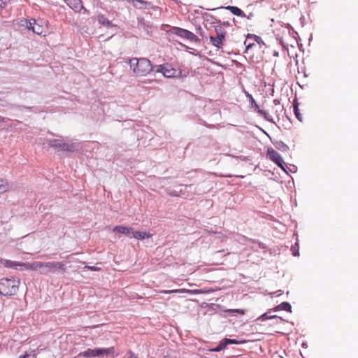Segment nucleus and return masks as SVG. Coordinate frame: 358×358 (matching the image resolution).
Listing matches in <instances>:
<instances>
[{"label":"nucleus","mask_w":358,"mask_h":358,"mask_svg":"<svg viewBox=\"0 0 358 358\" xmlns=\"http://www.w3.org/2000/svg\"><path fill=\"white\" fill-rule=\"evenodd\" d=\"M262 39L256 35L248 34V55L253 62H258L262 59Z\"/></svg>","instance_id":"f257e3e1"},{"label":"nucleus","mask_w":358,"mask_h":358,"mask_svg":"<svg viewBox=\"0 0 358 358\" xmlns=\"http://www.w3.org/2000/svg\"><path fill=\"white\" fill-rule=\"evenodd\" d=\"M130 69L136 76H145L152 71V65L146 58H131L129 60Z\"/></svg>","instance_id":"f03ea898"},{"label":"nucleus","mask_w":358,"mask_h":358,"mask_svg":"<svg viewBox=\"0 0 358 358\" xmlns=\"http://www.w3.org/2000/svg\"><path fill=\"white\" fill-rule=\"evenodd\" d=\"M20 281L19 279L2 278L0 280V293L4 296H12L18 291Z\"/></svg>","instance_id":"7ed1b4c3"},{"label":"nucleus","mask_w":358,"mask_h":358,"mask_svg":"<svg viewBox=\"0 0 358 358\" xmlns=\"http://www.w3.org/2000/svg\"><path fill=\"white\" fill-rule=\"evenodd\" d=\"M48 145L58 150L75 152L78 150V144L76 142H64L62 139H51L48 141Z\"/></svg>","instance_id":"20e7f679"},{"label":"nucleus","mask_w":358,"mask_h":358,"mask_svg":"<svg viewBox=\"0 0 358 358\" xmlns=\"http://www.w3.org/2000/svg\"><path fill=\"white\" fill-rule=\"evenodd\" d=\"M65 269V265L62 262H43V266L41 270L40 271V273L43 275H48L49 273H55L59 270H62L63 272H64Z\"/></svg>","instance_id":"39448f33"},{"label":"nucleus","mask_w":358,"mask_h":358,"mask_svg":"<svg viewBox=\"0 0 358 358\" xmlns=\"http://www.w3.org/2000/svg\"><path fill=\"white\" fill-rule=\"evenodd\" d=\"M284 108L280 102L275 99L273 104L271 105L267 111H265L264 117L267 120H271L273 117L279 119L280 115L282 114Z\"/></svg>","instance_id":"423d86ee"},{"label":"nucleus","mask_w":358,"mask_h":358,"mask_svg":"<svg viewBox=\"0 0 358 358\" xmlns=\"http://www.w3.org/2000/svg\"><path fill=\"white\" fill-rule=\"evenodd\" d=\"M171 34L176 35L180 38H185L191 42H198L199 41V38L192 32L177 27H173L170 30Z\"/></svg>","instance_id":"0eeeda50"},{"label":"nucleus","mask_w":358,"mask_h":358,"mask_svg":"<svg viewBox=\"0 0 358 358\" xmlns=\"http://www.w3.org/2000/svg\"><path fill=\"white\" fill-rule=\"evenodd\" d=\"M248 358H265L261 345L254 341L248 340Z\"/></svg>","instance_id":"6e6552de"},{"label":"nucleus","mask_w":358,"mask_h":358,"mask_svg":"<svg viewBox=\"0 0 358 358\" xmlns=\"http://www.w3.org/2000/svg\"><path fill=\"white\" fill-rule=\"evenodd\" d=\"M266 157L274 162L278 166H279L282 170L286 171L285 166L286 164L285 163L281 155L273 148H268L266 152Z\"/></svg>","instance_id":"1a4fd4ad"},{"label":"nucleus","mask_w":358,"mask_h":358,"mask_svg":"<svg viewBox=\"0 0 358 358\" xmlns=\"http://www.w3.org/2000/svg\"><path fill=\"white\" fill-rule=\"evenodd\" d=\"M26 26L29 30H31L33 33L41 35L44 32V27L34 19L26 20Z\"/></svg>","instance_id":"9d476101"},{"label":"nucleus","mask_w":358,"mask_h":358,"mask_svg":"<svg viewBox=\"0 0 358 358\" xmlns=\"http://www.w3.org/2000/svg\"><path fill=\"white\" fill-rule=\"evenodd\" d=\"M65 2L75 12L80 13L83 10L84 13H87L86 8L83 6L81 0H65Z\"/></svg>","instance_id":"9b49d317"},{"label":"nucleus","mask_w":358,"mask_h":358,"mask_svg":"<svg viewBox=\"0 0 358 358\" xmlns=\"http://www.w3.org/2000/svg\"><path fill=\"white\" fill-rule=\"evenodd\" d=\"M95 357H104L108 355L116 356L115 354V348L110 347L108 348H94Z\"/></svg>","instance_id":"f8f14e48"},{"label":"nucleus","mask_w":358,"mask_h":358,"mask_svg":"<svg viewBox=\"0 0 358 358\" xmlns=\"http://www.w3.org/2000/svg\"><path fill=\"white\" fill-rule=\"evenodd\" d=\"M248 99L249 101L250 108L252 110H253L255 112L259 113L260 115L264 117V115L265 114V110L260 109V107L256 103V101L254 100L253 97L251 95H250L248 93Z\"/></svg>","instance_id":"ddd939ff"},{"label":"nucleus","mask_w":358,"mask_h":358,"mask_svg":"<svg viewBox=\"0 0 358 358\" xmlns=\"http://www.w3.org/2000/svg\"><path fill=\"white\" fill-rule=\"evenodd\" d=\"M113 231L118 232L120 234L130 237L132 236L133 229L131 227H128L126 226L118 225L113 228Z\"/></svg>","instance_id":"4468645a"},{"label":"nucleus","mask_w":358,"mask_h":358,"mask_svg":"<svg viewBox=\"0 0 358 358\" xmlns=\"http://www.w3.org/2000/svg\"><path fill=\"white\" fill-rule=\"evenodd\" d=\"M131 237H133L137 240H143L145 238H149L152 237V234L144 231H133L132 236Z\"/></svg>","instance_id":"2eb2a0df"},{"label":"nucleus","mask_w":358,"mask_h":358,"mask_svg":"<svg viewBox=\"0 0 358 358\" xmlns=\"http://www.w3.org/2000/svg\"><path fill=\"white\" fill-rule=\"evenodd\" d=\"M176 73H177V71L175 69L171 68L168 64L164 65V73H163V75L164 77H166V78L176 77L177 76Z\"/></svg>","instance_id":"dca6fc26"},{"label":"nucleus","mask_w":358,"mask_h":358,"mask_svg":"<svg viewBox=\"0 0 358 358\" xmlns=\"http://www.w3.org/2000/svg\"><path fill=\"white\" fill-rule=\"evenodd\" d=\"M224 37L220 36H210L211 43L217 48H221L223 46Z\"/></svg>","instance_id":"f3484780"},{"label":"nucleus","mask_w":358,"mask_h":358,"mask_svg":"<svg viewBox=\"0 0 358 358\" xmlns=\"http://www.w3.org/2000/svg\"><path fill=\"white\" fill-rule=\"evenodd\" d=\"M97 20L99 24H101L103 26H106L108 27L113 26L112 22L110 20H108L106 17H105V16L102 14H99L97 16Z\"/></svg>","instance_id":"a211bd4d"},{"label":"nucleus","mask_w":358,"mask_h":358,"mask_svg":"<svg viewBox=\"0 0 358 358\" xmlns=\"http://www.w3.org/2000/svg\"><path fill=\"white\" fill-rule=\"evenodd\" d=\"M292 306L288 302H283L277 306L274 310H285L287 312H291Z\"/></svg>","instance_id":"6ab92c4d"},{"label":"nucleus","mask_w":358,"mask_h":358,"mask_svg":"<svg viewBox=\"0 0 358 358\" xmlns=\"http://www.w3.org/2000/svg\"><path fill=\"white\" fill-rule=\"evenodd\" d=\"M227 8L229 9L234 15L238 16H245L243 11L238 8V7L228 6Z\"/></svg>","instance_id":"aec40b11"},{"label":"nucleus","mask_w":358,"mask_h":358,"mask_svg":"<svg viewBox=\"0 0 358 358\" xmlns=\"http://www.w3.org/2000/svg\"><path fill=\"white\" fill-rule=\"evenodd\" d=\"M80 355L86 358L95 357L94 349H87Z\"/></svg>","instance_id":"412c9836"},{"label":"nucleus","mask_w":358,"mask_h":358,"mask_svg":"<svg viewBox=\"0 0 358 358\" xmlns=\"http://www.w3.org/2000/svg\"><path fill=\"white\" fill-rule=\"evenodd\" d=\"M20 262H14L11 260H6L4 263V266L8 268H17V266H19Z\"/></svg>","instance_id":"4be33fe9"},{"label":"nucleus","mask_w":358,"mask_h":358,"mask_svg":"<svg viewBox=\"0 0 358 358\" xmlns=\"http://www.w3.org/2000/svg\"><path fill=\"white\" fill-rule=\"evenodd\" d=\"M8 182L3 179H0V194L6 192L8 190Z\"/></svg>","instance_id":"5701e85b"},{"label":"nucleus","mask_w":358,"mask_h":358,"mask_svg":"<svg viewBox=\"0 0 358 358\" xmlns=\"http://www.w3.org/2000/svg\"><path fill=\"white\" fill-rule=\"evenodd\" d=\"M43 266V262H31V270L32 271H41Z\"/></svg>","instance_id":"b1692460"},{"label":"nucleus","mask_w":358,"mask_h":358,"mask_svg":"<svg viewBox=\"0 0 358 358\" xmlns=\"http://www.w3.org/2000/svg\"><path fill=\"white\" fill-rule=\"evenodd\" d=\"M294 114L296 115V117L299 120V121H302V117H301V114L299 113V104L297 102H294Z\"/></svg>","instance_id":"393cba45"},{"label":"nucleus","mask_w":358,"mask_h":358,"mask_svg":"<svg viewBox=\"0 0 358 358\" xmlns=\"http://www.w3.org/2000/svg\"><path fill=\"white\" fill-rule=\"evenodd\" d=\"M215 29L217 34V36L225 37V31L221 26H215Z\"/></svg>","instance_id":"a878e982"},{"label":"nucleus","mask_w":358,"mask_h":358,"mask_svg":"<svg viewBox=\"0 0 358 358\" xmlns=\"http://www.w3.org/2000/svg\"><path fill=\"white\" fill-rule=\"evenodd\" d=\"M36 350H31L30 352H26L24 355H20L18 358H36Z\"/></svg>","instance_id":"bb28decb"},{"label":"nucleus","mask_w":358,"mask_h":358,"mask_svg":"<svg viewBox=\"0 0 358 358\" xmlns=\"http://www.w3.org/2000/svg\"><path fill=\"white\" fill-rule=\"evenodd\" d=\"M31 263L30 262H24V263H20L19 266L20 267V270H31Z\"/></svg>","instance_id":"cd10ccee"},{"label":"nucleus","mask_w":358,"mask_h":358,"mask_svg":"<svg viewBox=\"0 0 358 358\" xmlns=\"http://www.w3.org/2000/svg\"><path fill=\"white\" fill-rule=\"evenodd\" d=\"M268 313L263 314L261 317L258 318V320H266L268 319H278L275 315H268Z\"/></svg>","instance_id":"c85d7f7f"},{"label":"nucleus","mask_w":358,"mask_h":358,"mask_svg":"<svg viewBox=\"0 0 358 358\" xmlns=\"http://www.w3.org/2000/svg\"><path fill=\"white\" fill-rule=\"evenodd\" d=\"M164 65L165 64L157 65V66H152L153 69L152 71H154L157 72V73H162L163 74L164 69Z\"/></svg>","instance_id":"c756f323"},{"label":"nucleus","mask_w":358,"mask_h":358,"mask_svg":"<svg viewBox=\"0 0 358 358\" xmlns=\"http://www.w3.org/2000/svg\"><path fill=\"white\" fill-rule=\"evenodd\" d=\"M225 348H226L225 343H224V341L222 340L220 343V344L215 348L213 349L212 350L214 351V352H220V351H221L222 350H223Z\"/></svg>","instance_id":"7c9ffc66"},{"label":"nucleus","mask_w":358,"mask_h":358,"mask_svg":"<svg viewBox=\"0 0 358 358\" xmlns=\"http://www.w3.org/2000/svg\"><path fill=\"white\" fill-rule=\"evenodd\" d=\"M161 293L164 294H171V293H182V289H172V290H162L160 291Z\"/></svg>","instance_id":"2f4dec72"},{"label":"nucleus","mask_w":358,"mask_h":358,"mask_svg":"<svg viewBox=\"0 0 358 358\" xmlns=\"http://www.w3.org/2000/svg\"><path fill=\"white\" fill-rule=\"evenodd\" d=\"M223 341L225 343L226 347L228 344L237 343L236 341L234 339L224 338Z\"/></svg>","instance_id":"473e14b6"},{"label":"nucleus","mask_w":358,"mask_h":358,"mask_svg":"<svg viewBox=\"0 0 358 358\" xmlns=\"http://www.w3.org/2000/svg\"><path fill=\"white\" fill-rule=\"evenodd\" d=\"M125 358H138V356L136 355H135L134 352H132L131 351H129L126 355H125Z\"/></svg>","instance_id":"72a5a7b5"},{"label":"nucleus","mask_w":358,"mask_h":358,"mask_svg":"<svg viewBox=\"0 0 358 358\" xmlns=\"http://www.w3.org/2000/svg\"><path fill=\"white\" fill-rule=\"evenodd\" d=\"M209 17H210V19L208 18L207 20H211L212 23H215L216 22H217V20L213 16L210 15Z\"/></svg>","instance_id":"f704fd0d"},{"label":"nucleus","mask_w":358,"mask_h":358,"mask_svg":"<svg viewBox=\"0 0 358 358\" xmlns=\"http://www.w3.org/2000/svg\"><path fill=\"white\" fill-rule=\"evenodd\" d=\"M91 271H99L100 268H97L96 266H88L87 267Z\"/></svg>","instance_id":"c9c22d12"},{"label":"nucleus","mask_w":358,"mask_h":358,"mask_svg":"<svg viewBox=\"0 0 358 358\" xmlns=\"http://www.w3.org/2000/svg\"><path fill=\"white\" fill-rule=\"evenodd\" d=\"M5 7V3L3 2L2 0H0V8H3Z\"/></svg>","instance_id":"e433bc0d"},{"label":"nucleus","mask_w":358,"mask_h":358,"mask_svg":"<svg viewBox=\"0 0 358 358\" xmlns=\"http://www.w3.org/2000/svg\"><path fill=\"white\" fill-rule=\"evenodd\" d=\"M169 194L171 196H178V194H176L175 192H169Z\"/></svg>","instance_id":"4c0bfd02"},{"label":"nucleus","mask_w":358,"mask_h":358,"mask_svg":"<svg viewBox=\"0 0 358 358\" xmlns=\"http://www.w3.org/2000/svg\"><path fill=\"white\" fill-rule=\"evenodd\" d=\"M293 254H294V256L299 255L298 251L297 252H294Z\"/></svg>","instance_id":"58836bf2"},{"label":"nucleus","mask_w":358,"mask_h":358,"mask_svg":"<svg viewBox=\"0 0 358 358\" xmlns=\"http://www.w3.org/2000/svg\"><path fill=\"white\" fill-rule=\"evenodd\" d=\"M243 43L245 45L246 44V39L244 41Z\"/></svg>","instance_id":"ea45409f"}]
</instances>
